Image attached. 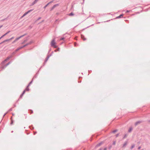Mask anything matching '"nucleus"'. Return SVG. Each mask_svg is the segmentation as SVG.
Instances as JSON below:
<instances>
[{"label":"nucleus","instance_id":"nucleus-1","mask_svg":"<svg viewBox=\"0 0 150 150\" xmlns=\"http://www.w3.org/2000/svg\"><path fill=\"white\" fill-rule=\"evenodd\" d=\"M55 43L54 40L53 39L51 42V46L54 47V48H56L57 47V46L55 45Z\"/></svg>","mask_w":150,"mask_h":150},{"label":"nucleus","instance_id":"nucleus-2","mask_svg":"<svg viewBox=\"0 0 150 150\" xmlns=\"http://www.w3.org/2000/svg\"><path fill=\"white\" fill-rule=\"evenodd\" d=\"M33 42V41L31 40V41H30L29 42L26 43V44H25L23 46H22L23 48V47L27 46L28 45H30Z\"/></svg>","mask_w":150,"mask_h":150},{"label":"nucleus","instance_id":"nucleus-3","mask_svg":"<svg viewBox=\"0 0 150 150\" xmlns=\"http://www.w3.org/2000/svg\"><path fill=\"white\" fill-rule=\"evenodd\" d=\"M42 67V66H41V67H40V69H39V71H38V72L36 73V74L34 76H33V78L32 79H33L34 78H36L37 76H38V74H39V71L40 70V69H41V68Z\"/></svg>","mask_w":150,"mask_h":150},{"label":"nucleus","instance_id":"nucleus-4","mask_svg":"<svg viewBox=\"0 0 150 150\" xmlns=\"http://www.w3.org/2000/svg\"><path fill=\"white\" fill-rule=\"evenodd\" d=\"M59 4H55L50 9V11H52L55 7H56L57 6H59Z\"/></svg>","mask_w":150,"mask_h":150},{"label":"nucleus","instance_id":"nucleus-5","mask_svg":"<svg viewBox=\"0 0 150 150\" xmlns=\"http://www.w3.org/2000/svg\"><path fill=\"white\" fill-rule=\"evenodd\" d=\"M26 34H24V35H21V36H20L19 37H18V38H17L15 40V41H17L20 38H21L23 37Z\"/></svg>","mask_w":150,"mask_h":150},{"label":"nucleus","instance_id":"nucleus-6","mask_svg":"<svg viewBox=\"0 0 150 150\" xmlns=\"http://www.w3.org/2000/svg\"><path fill=\"white\" fill-rule=\"evenodd\" d=\"M50 57V55H48L47 56V57L46 58L45 60V61L44 63V65H43V66H44V65H45V63L47 61L49 58Z\"/></svg>","mask_w":150,"mask_h":150},{"label":"nucleus","instance_id":"nucleus-7","mask_svg":"<svg viewBox=\"0 0 150 150\" xmlns=\"http://www.w3.org/2000/svg\"><path fill=\"white\" fill-rule=\"evenodd\" d=\"M33 9H31V10H30L29 11H27V12H26L24 14V15H25V16L26 15H27L28 13H29L30 12L32 11L33 10Z\"/></svg>","mask_w":150,"mask_h":150},{"label":"nucleus","instance_id":"nucleus-8","mask_svg":"<svg viewBox=\"0 0 150 150\" xmlns=\"http://www.w3.org/2000/svg\"><path fill=\"white\" fill-rule=\"evenodd\" d=\"M142 121H139L136 122L135 124V126H137L138 124L142 123Z\"/></svg>","mask_w":150,"mask_h":150},{"label":"nucleus","instance_id":"nucleus-9","mask_svg":"<svg viewBox=\"0 0 150 150\" xmlns=\"http://www.w3.org/2000/svg\"><path fill=\"white\" fill-rule=\"evenodd\" d=\"M25 92V91H23L22 94L20 96L19 99L21 98H22L23 95L24 94Z\"/></svg>","mask_w":150,"mask_h":150},{"label":"nucleus","instance_id":"nucleus-10","mask_svg":"<svg viewBox=\"0 0 150 150\" xmlns=\"http://www.w3.org/2000/svg\"><path fill=\"white\" fill-rule=\"evenodd\" d=\"M103 143V142H100V143H98L96 145V147H98L100 146Z\"/></svg>","mask_w":150,"mask_h":150},{"label":"nucleus","instance_id":"nucleus-11","mask_svg":"<svg viewBox=\"0 0 150 150\" xmlns=\"http://www.w3.org/2000/svg\"><path fill=\"white\" fill-rule=\"evenodd\" d=\"M23 47L22 46H21L20 47H18V48H17L16 50V52H17L19 50H20L22 48H23Z\"/></svg>","mask_w":150,"mask_h":150},{"label":"nucleus","instance_id":"nucleus-12","mask_svg":"<svg viewBox=\"0 0 150 150\" xmlns=\"http://www.w3.org/2000/svg\"><path fill=\"white\" fill-rule=\"evenodd\" d=\"M123 14H121L119 16L116 17V18L117 19V18H121L123 16Z\"/></svg>","mask_w":150,"mask_h":150},{"label":"nucleus","instance_id":"nucleus-13","mask_svg":"<svg viewBox=\"0 0 150 150\" xmlns=\"http://www.w3.org/2000/svg\"><path fill=\"white\" fill-rule=\"evenodd\" d=\"M127 142H128L127 141H126L124 143L123 145V146H122L123 147H125V146H126L127 145Z\"/></svg>","mask_w":150,"mask_h":150},{"label":"nucleus","instance_id":"nucleus-14","mask_svg":"<svg viewBox=\"0 0 150 150\" xmlns=\"http://www.w3.org/2000/svg\"><path fill=\"white\" fill-rule=\"evenodd\" d=\"M13 57V56L11 55H10V56H8L6 58V59H7V60H8V59H10L12 58Z\"/></svg>","mask_w":150,"mask_h":150},{"label":"nucleus","instance_id":"nucleus-15","mask_svg":"<svg viewBox=\"0 0 150 150\" xmlns=\"http://www.w3.org/2000/svg\"><path fill=\"white\" fill-rule=\"evenodd\" d=\"M33 81V79H32V80L28 83V85L27 86V87H28L32 83Z\"/></svg>","mask_w":150,"mask_h":150},{"label":"nucleus","instance_id":"nucleus-16","mask_svg":"<svg viewBox=\"0 0 150 150\" xmlns=\"http://www.w3.org/2000/svg\"><path fill=\"white\" fill-rule=\"evenodd\" d=\"M11 122L10 123V125H12L13 124V120L12 119V117H11Z\"/></svg>","mask_w":150,"mask_h":150},{"label":"nucleus","instance_id":"nucleus-17","mask_svg":"<svg viewBox=\"0 0 150 150\" xmlns=\"http://www.w3.org/2000/svg\"><path fill=\"white\" fill-rule=\"evenodd\" d=\"M7 61V59H6L3 61L1 63L2 65H3L5 62Z\"/></svg>","mask_w":150,"mask_h":150},{"label":"nucleus","instance_id":"nucleus-18","mask_svg":"<svg viewBox=\"0 0 150 150\" xmlns=\"http://www.w3.org/2000/svg\"><path fill=\"white\" fill-rule=\"evenodd\" d=\"M81 38L83 40H85L86 39V38L84 37V36L83 35H81Z\"/></svg>","mask_w":150,"mask_h":150},{"label":"nucleus","instance_id":"nucleus-19","mask_svg":"<svg viewBox=\"0 0 150 150\" xmlns=\"http://www.w3.org/2000/svg\"><path fill=\"white\" fill-rule=\"evenodd\" d=\"M132 127H130L129 128L128 130V132H130L132 131Z\"/></svg>","mask_w":150,"mask_h":150},{"label":"nucleus","instance_id":"nucleus-20","mask_svg":"<svg viewBox=\"0 0 150 150\" xmlns=\"http://www.w3.org/2000/svg\"><path fill=\"white\" fill-rule=\"evenodd\" d=\"M112 147V145H109L108 147V149L109 150H110L111 149V148Z\"/></svg>","mask_w":150,"mask_h":150},{"label":"nucleus","instance_id":"nucleus-21","mask_svg":"<svg viewBox=\"0 0 150 150\" xmlns=\"http://www.w3.org/2000/svg\"><path fill=\"white\" fill-rule=\"evenodd\" d=\"M29 89L28 87H27V86L26 88L24 90L25 91H29Z\"/></svg>","mask_w":150,"mask_h":150},{"label":"nucleus","instance_id":"nucleus-22","mask_svg":"<svg viewBox=\"0 0 150 150\" xmlns=\"http://www.w3.org/2000/svg\"><path fill=\"white\" fill-rule=\"evenodd\" d=\"M74 15V14L73 12H71L69 14V16H72Z\"/></svg>","mask_w":150,"mask_h":150},{"label":"nucleus","instance_id":"nucleus-23","mask_svg":"<svg viewBox=\"0 0 150 150\" xmlns=\"http://www.w3.org/2000/svg\"><path fill=\"white\" fill-rule=\"evenodd\" d=\"M134 146H135V145L134 144H133L131 146L130 149H132L134 147Z\"/></svg>","mask_w":150,"mask_h":150},{"label":"nucleus","instance_id":"nucleus-24","mask_svg":"<svg viewBox=\"0 0 150 150\" xmlns=\"http://www.w3.org/2000/svg\"><path fill=\"white\" fill-rule=\"evenodd\" d=\"M127 136V134H125L123 137V139H125Z\"/></svg>","mask_w":150,"mask_h":150},{"label":"nucleus","instance_id":"nucleus-25","mask_svg":"<svg viewBox=\"0 0 150 150\" xmlns=\"http://www.w3.org/2000/svg\"><path fill=\"white\" fill-rule=\"evenodd\" d=\"M10 32V31H9L8 32H7V33H5V34H4V35L5 36L6 35H7Z\"/></svg>","mask_w":150,"mask_h":150},{"label":"nucleus","instance_id":"nucleus-26","mask_svg":"<svg viewBox=\"0 0 150 150\" xmlns=\"http://www.w3.org/2000/svg\"><path fill=\"white\" fill-rule=\"evenodd\" d=\"M49 5V4L48 3L44 7V8L45 9L46 7Z\"/></svg>","mask_w":150,"mask_h":150},{"label":"nucleus","instance_id":"nucleus-27","mask_svg":"<svg viewBox=\"0 0 150 150\" xmlns=\"http://www.w3.org/2000/svg\"><path fill=\"white\" fill-rule=\"evenodd\" d=\"M8 65L7 64H6L3 67V69L6 68L7 66H8Z\"/></svg>","mask_w":150,"mask_h":150},{"label":"nucleus","instance_id":"nucleus-28","mask_svg":"<svg viewBox=\"0 0 150 150\" xmlns=\"http://www.w3.org/2000/svg\"><path fill=\"white\" fill-rule=\"evenodd\" d=\"M59 48H58L57 49H56L54 50V52H56L57 51H59Z\"/></svg>","mask_w":150,"mask_h":150},{"label":"nucleus","instance_id":"nucleus-29","mask_svg":"<svg viewBox=\"0 0 150 150\" xmlns=\"http://www.w3.org/2000/svg\"><path fill=\"white\" fill-rule=\"evenodd\" d=\"M4 41L5 42H8V41H10V40H9V39H6V40H4Z\"/></svg>","mask_w":150,"mask_h":150},{"label":"nucleus","instance_id":"nucleus-30","mask_svg":"<svg viewBox=\"0 0 150 150\" xmlns=\"http://www.w3.org/2000/svg\"><path fill=\"white\" fill-rule=\"evenodd\" d=\"M117 131V129H115V130H113L112 132L113 133H114L116 132Z\"/></svg>","mask_w":150,"mask_h":150},{"label":"nucleus","instance_id":"nucleus-31","mask_svg":"<svg viewBox=\"0 0 150 150\" xmlns=\"http://www.w3.org/2000/svg\"><path fill=\"white\" fill-rule=\"evenodd\" d=\"M54 0H53L52 1H51L49 3H48V4H49L52 3L53 1H54Z\"/></svg>","mask_w":150,"mask_h":150},{"label":"nucleus","instance_id":"nucleus-32","mask_svg":"<svg viewBox=\"0 0 150 150\" xmlns=\"http://www.w3.org/2000/svg\"><path fill=\"white\" fill-rule=\"evenodd\" d=\"M116 144V141H114L113 142L112 144L113 145H115Z\"/></svg>","mask_w":150,"mask_h":150},{"label":"nucleus","instance_id":"nucleus-33","mask_svg":"<svg viewBox=\"0 0 150 150\" xmlns=\"http://www.w3.org/2000/svg\"><path fill=\"white\" fill-rule=\"evenodd\" d=\"M64 39H65V38H64V37H62V38H61L60 39V40H64Z\"/></svg>","mask_w":150,"mask_h":150},{"label":"nucleus","instance_id":"nucleus-34","mask_svg":"<svg viewBox=\"0 0 150 150\" xmlns=\"http://www.w3.org/2000/svg\"><path fill=\"white\" fill-rule=\"evenodd\" d=\"M16 51H15V52H13L12 53V55H14V54H15L16 53Z\"/></svg>","mask_w":150,"mask_h":150},{"label":"nucleus","instance_id":"nucleus-35","mask_svg":"<svg viewBox=\"0 0 150 150\" xmlns=\"http://www.w3.org/2000/svg\"><path fill=\"white\" fill-rule=\"evenodd\" d=\"M35 4V3L34 2H33L32 3V4H31L30 6H32L34 5Z\"/></svg>","mask_w":150,"mask_h":150},{"label":"nucleus","instance_id":"nucleus-36","mask_svg":"<svg viewBox=\"0 0 150 150\" xmlns=\"http://www.w3.org/2000/svg\"><path fill=\"white\" fill-rule=\"evenodd\" d=\"M12 108H11L10 109L8 110V112H10V111H12Z\"/></svg>","mask_w":150,"mask_h":150},{"label":"nucleus","instance_id":"nucleus-37","mask_svg":"<svg viewBox=\"0 0 150 150\" xmlns=\"http://www.w3.org/2000/svg\"><path fill=\"white\" fill-rule=\"evenodd\" d=\"M5 36V35H4V34L1 37H0V40H1L2 38H3V37H4Z\"/></svg>","mask_w":150,"mask_h":150},{"label":"nucleus","instance_id":"nucleus-38","mask_svg":"<svg viewBox=\"0 0 150 150\" xmlns=\"http://www.w3.org/2000/svg\"><path fill=\"white\" fill-rule=\"evenodd\" d=\"M8 112H7L6 113H4V115H3V117H4V116L6 115L7 113H8Z\"/></svg>","mask_w":150,"mask_h":150},{"label":"nucleus","instance_id":"nucleus-39","mask_svg":"<svg viewBox=\"0 0 150 150\" xmlns=\"http://www.w3.org/2000/svg\"><path fill=\"white\" fill-rule=\"evenodd\" d=\"M8 112H7L6 113H4V115H3V117H4V116L6 115L7 113H8Z\"/></svg>","mask_w":150,"mask_h":150},{"label":"nucleus","instance_id":"nucleus-40","mask_svg":"<svg viewBox=\"0 0 150 150\" xmlns=\"http://www.w3.org/2000/svg\"><path fill=\"white\" fill-rule=\"evenodd\" d=\"M38 1L37 0H35V1H33L36 4Z\"/></svg>","mask_w":150,"mask_h":150},{"label":"nucleus","instance_id":"nucleus-41","mask_svg":"<svg viewBox=\"0 0 150 150\" xmlns=\"http://www.w3.org/2000/svg\"><path fill=\"white\" fill-rule=\"evenodd\" d=\"M29 111H30V114H31L33 113V111L32 110H29Z\"/></svg>","mask_w":150,"mask_h":150},{"label":"nucleus","instance_id":"nucleus-42","mask_svg":"<svg viewBox=\"0 0 150 150\" xmlns=\"http://www.w3.org/2000/svg\"><path fill=\"white\" fill-rule=\"evenodd\" d=\"M119 133H118V134H117L116 135V137H117L118 136H119Z\"/></svg>","mask_w":150,"mask_h":150},{"label":"nucleus","instance_id":"nucleus-43","mask_svg":"<svg viewBox=\"0 0 150 150\" xmlns=\"http://www.w3.org/2000/svg\"><path fill=\"white\" fill-rule=\"evenodd\" d=\"M29 128H30L31 129H34V127H32V128H30L31 126H29Z\"/></svg>","mask_w":150,"mask_h":150},{"label":"nucleus","instance_id":"nucleus-44","mask_svg":"<svg viewBox=\"0 0 150 150\" xmlns=\"http://www.w3.org/2000/svg\"><path fill=\"white\" fill-rule=\"evenodd\" d=\"M4 42H4V41H2L0 43V45H1V44H2L3 43H4Z\"/></svg>","mask_w":150,"mask_h":150},{"label":"nucleus","instance_id":"nucleus-45","mask_svg":"<svg viewBox=\"0 0 150 150\" xmlns=\"http://www.w3.org/2000/svg\"><path fill=\"white\" fill-rule=\"evenodd\" d=\"M12 61H10L8 63H7V64L8 65H9L10 64H11V62Z\"/></svg>","mask_w":150,"mask_h":150},{"label":"nucleus","instance_id":"nucleus-46","mask_svg":"<svg viewBox=\"0 0 150 150\" xmlns=\"http://www.w3.org/2000/svg\"><path fill=\"white\" fill-rule=\"evenodd\" d=\"M14 38V37H12L11 38H10V39H9L10 40H12V39H13Z\"/></svg>","mask_w":150,"mask_h":150},{"label":"nucleus","instance_id":"nucleus-47","mask_svg":"<svg viewBox=\"0 0 150 150\" xmlns=\"http://www.w3.org/2000/svg\"><path fill=\"white\" fill-rule=\"evenodd\" d=\"M41 18V17H40L38 18L37 20V21H38L39 20H40Z\"/></svg>","mask_w":150,"mask_h":150},{"label":"nucleus","instance_id":"nucleus-48","mask_svg":"<svg viewBox=\"0 0 150 150\" xmlns=\"http://www.w3.org/2000/svg\"><path fill=\"white\" fill-rule=\"evenodd\" d=\"M16 41H15V40H14L12 42V43L13 44L14 43H15Z\"/></svg>","mask_w":150,"mask_h":150},{"label":"nucleus","instance_id":"nucleus-49","mask_svg":"<svg viewBox=\"0 0 150 150\" xmlns=\"http://www.w3.org/2000/svg\"><path fill=\"white\" fill-rule=\"evenodd\" d=\"M26 41V40H24V41L23 42V43H22V44H23V43H24Z\"/></svg>","mask_w":150,"mask_h":150},{"label":"nucleus","instance_id":"nucleus-50","mask_svg":"<svg viewBox=\"0 0 150 150\" xmlns=\"http://www.w3.org/2000/svg\"><path fill=\"white\" fill-rule=\"evenodd\" d=\"M74 45L75 46V47L76 46L77 44L76 43H75Z\"/></svg>","mask_w":150,"mask_h":150},{"label":"nucleus","instance_id":"nucleus-51","mask_svg":"<svg viewBox=\"0 0 150 150\" xmlns=\"http://www.w3.org/2000/svg\"><path fill=\"white\" fill-rule=\"evenodd\" d=\"M107 147H105L104 148L103 150H107Z\"/></svg>","mask_w":150,"mask_h":150},{"label":"nucleus","instance_id":"nucleus-52","mask_svg":"<svg viewBox=\"0 0 150 150\" xmlns=\"http://www.w3.org/2000/svg\"><path fill=\"white\" fill-rule=\"evenodd\" d=\"M37 133V132H34V134L35 135Z\"/></svg>","mask_w":150,"mask_h":150},{"label":"nucleus","instance_id":"nucleus-53","mask_svg":"<svg viewBox=\"0 0 150 150\" xmlns=\"http://www.w3.org/2000/svg\"><path fill=\"white\" fill-rule=\"evenodd\" d=\"M141 148V147L140 146H139L138 147V149H140Z\"/></svg>","mask_w":150,"mask_h":150},{"label":"nucleus","instance_id":"nucleus-54","mask_svg":"<svg viewBox=\"0 0 150 150\" xmlns=\"http://www.w3.org/2000/svg\"><path fill=\"white\" fill-rule=\"evenodd\" d=\"M129 12V10H127L126 12V13H128V12Z\"/></svg>","mask_w":150,"mask_h":150},{"label":"nucleus","instance_id":"nucleus-55","mask_svg":"<svg viewBox=\"0 0 150 150\" xmlns=\"http://www.w3.org/2000/svg\"><path fill=\"white\" fill-rule=\"evenodd\" d=\"M91 70H88V72L89 73H91Z\"/></svg>","mask_w":150,"mask_h":150},{"label":"nucleus","instance_id":"nucleus-56","mask_svg":"<svg viewBox=\"0 0 150 150\" xmlns=\"http://www.w3.org/2000/svg\"><path fill=\"white\" fill-rule=\"evenodd\" d=\"M16 107V105L15 104H14L13 105V107Z\"/></svg>","mask_w":150,"mask_h":150},{"label":"nucleus","instance_id":"nucleus-57","mask_svg":"<svg viewBox=\"0 0 150 150\" xmlns=\"http://www.w3.org/2000/svg\"><path fill=\"white\" fill-rule=\"evenodd\" d=\"M25 16V15H24V14H23L22 17H24Z\"/></svg>","mask_w":150,"mask_h":150},{"label":"nucleus","instance_id":"nucleus-58","mask_svg":"<svg viewBox=\"0 0 150 150\" xmlns=\"http://www.w3.org/2000/svg\"><path fill=\"white\" fill-rule=\"evenodd\" d=\"M6 18L2 20V21H4L5 20H6Z\"/></svg>","mask_w":150,"mask_h":150},{"label":"nucleus","instance_id":"nucleus-59","mask_svg":"<svg viewBox=\"0 0 150 150\" xmlns=\"http://www.w3.org/2000/svg\"><path fill=\"white\" fill-rule=\"evenodd\" d=\"M3 25H1L0 26V28H1L2 27Z\"/></svg>","mask_w":150,"mask_h":150},{"label":"nucleus","instance_id":"nucleus-60","mask_svg":"<svg viewBox=\"0 0 150 150\" xmlns=\"http://www.w3.org/2000/svg\"><path fill=\"white\" fill-rule=\"evenodd\" d=\"M12 115L13 116L14 115V113H12Z\"/></svg>","mask_w":150,"mask_h":150},{"label":"nucleus","instance_id":"nucleus-61","mask_svg":"<svg viewBox=\"0 0 150 150\" xmlns=\"http://www.w3.org/2000/svg\"><path fill=\"white\" fill-rule=\"evenodd\" d=\"M102 148H100V149H99V150H102Z\"/></svg>","mask_w":150,"mask_h":150},{"label":"nucleus","instance_id":"nucleus-62","mask_svg":"<svg viewBox=\"0 0 150 150\" xmlns=\"http://www.w3.org/2000/svg\"><path fill=\"white\" fill-rule=\"evenodd\" d=\"M149 122H150V120H148Z\"/></svg>","mask_w":150,"mask_h":150},{"label":"nucleus","instance_id":"nucleus-63","mask_svg":"<svg viewBox=\"0 0 150 150\" xmlns=\"http://www.w3.org/2000/svg\"><path fill=\"white\" fill-rule=\"evenodd\" d=\"M81 81H78L79 83H81Z\"/></svg>","mask_w":150,"mask_h":150},{"label":"nucleus","instance_id":"nucleus-64","mask_svg":"<svg viewBox=\"0 0 150 150\" xmlns=\"http://www.w3.org/2000/svg\"><path fill=\"white\" fill-rule=\"evenodd\" d=\"M51 51V49H50V50L49 51V52Z\"/></svg>","mask_w":150,"mask_h":150}]
</instances>
